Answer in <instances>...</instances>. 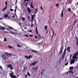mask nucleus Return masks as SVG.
Returning <instances> with one entry per match:
<instances>
[{
    "mask_svg": "<svg viewBox=\"0 0 78 78\" xmlns=\"http://www.w3.org/2000/svg\"><path fill=\"white\" fill-rule=\"evenodd\" d=\"M38 62V61H37V62H34L33 63V64H34V65H35L37 62Z\"/></svg>",
    "mask_w": 78,
    "mask_h": 78,
    "instance_id": "16",
    "label": "nucleus"
},
{
    "mask_svg": "<svg viewBox=\"0 0 78 78\" xmlns=\"http://www.w3.org/2000/svg\"><path fill=\"white\" fill-rule=\"evenodd\" d=\"M25 68H24V69H23V71H25Z\"/></svg>",
    "mask_w": 78,
    "mask_h": 78,
    "instance_id": "61",
    "label": "nucleus"
},
{
    "mask_svg": "<svg viewBox=\"0 0 78 78\" xmlns=\"http://www.w3.org/2000/svg\"><path fill=\"white\" fill-rule=\"evenodd\" d=\"M76 20L75 22H74V23H76Z\"/></svg>",
    "mask_w": 78,
    "mask_h": 78,
    "instance_id": "60",
    "label": "nucleus"
},
{
    "mask_svg": "<svg viewBox=\"0 0 78 78\" xmlns=\"http://www.w3.org/2000/svg\"><path fill=\"white\" fill-rule=\"evenodd\" d=\"M12 17V18H14L15 17V16H13Z\"/></svg>",
    "mask_w": 78,
    "mask_h": 78,
    "instance_id": "59",
    "label": "nucleus"
},
{
    "mask_svg": "<svg viewBox=\"0 0 78 78\" xmlns=\"http://www.w3.org/2000/svg\"><path fill=\"white\" fill-rule=\"evenodd\" d=\"M30 0H25L24 2H28V1H29Z\"/></svg>",
    "mask_w": 78,
    "mask_h": 78,
    "instance_id": "45",
    "label": "nucleus"
},
{
    "mask_svg": "<svg viewBox=\"0 0 78 78\" xmlns=\"http://www.w3.org/2000/svg\"><path fill=\"white\" fill-rule=\"evenodd\" d=\"M22 19H23V20H25V19L23 17H22Z\"/></svg>",
    "mask_w": 78,
    "mask_h": 78,
    "instance_id": "36",
    "label": "nucleus"
},
{
    "mask_svg": "<svg viewBox=\"0 0 78 78\" xmlns=\"http://www.w3.org/2000/svg\"><path fill=\"white\" fill-rule=\"evenodd\" d=\"M8 47H9V48H12V47L10 46H8Z\"/></svg>",
    "mask_w": 78,
    "mask_h": 78,
    "instance_id": "34",
    "label": "nucleus"
},
{
    "mask_svg": "<svg viewBox=\"0 0 78 78\" xmlns=\"http://www.w3.org/2000/svg\"><path fill=\"white\" fill-rule=\"evenodd\" d=\"M53 34H54V32H53V31L52 30V38H53Z\"/></svg>",
    "mask_w": 78,
    "mask_h": 78,
    "instance_id": "31",
    "label": "nucleus"
},
{
    "mask_svg": "<svg viewBox=\"0 0 78 78\" xmlns=\"http://www.w3.org/2000/svg\"><path fill=\"white\" fill-rule=\"evenodd\" d=\"M7 67H9V69L11 70H13V67L12 65L9 64L7 65Z\"/></svg>",
    "mask_w": 78,
    "mask_h": 78,
    "instance_id": "3",
    "label": "nucleus"
},
{
    "mask_svg": "<svg viewBox=\"0 0 78 78\" xmlns=\"http://www.w3.org/2000/svg\"><path fill=\"white\" fill-rule=\"evenodd\" d=\"M7 4H8V2H6L5 3V5L7 6Z\"/></svg>",
    "mask_w": 78,
    "mask_h": 78,
    "instance_id": "41",
    "label": "nucleus"
},
{
    "mask_svg": "<svg viewBox=\"0 0 78 78\" xmlns=\"http://www.w3.org/2000/svg\"><path fill=\"white\" fill-rule=\"evenodd\" d=\"M17 47H19L20 48H21V46H20L18 44H17Z\"/></svg>",
    "mask_w": 78,
    "mask_h": 78,
    "instance_id": "33",
    "label": "nucleus"
},
{
    "mask_svg": "<svg viewBox=\"0 0 78 78\" xmlns=\"http://www.w3.org/2000/svg\"><path fill=\"white\" fill-rule=\"evenodd\" d=\"M10 72H12V73H9V75H10V76L11 74H14V72H12V71H10Z\"/></svg>",
    "mask_w": 78,
    "mask_h": 78,
    "instance_id": "26",
    "label": "nucleus"
},
{
    "mask_svg": "<svg viewBox=\"0 0 78 78\" xmlns=\"http://www.w3.org/2000/svg\"><path fill=\"white\" fill-rule=\"evenodd\" d=\"M6 6H5L4 8V9H6Z\"/></svg>",
    "mask_w": 78,
    "mask_h": 78,
    "instance_id": "52",
    "label": "nucleus"
},
{
    "mask_svg": "<svg viewBox=\"0 0 78 78\" xmlns=\"http://www.w3.org/2000/svg\"><path fill=\"white\" fill-rule=\"evenodd\" d=\"M76 44L77 45H78V39L76 41Z\"/></svg>",
    "mask_w": 78,
    "mask_h": 78,
    "instance_id": "32",
    "label": "nucleus"
},
{
    "mask_svg": "<svg viewBox=\"0 0 78 78\" xmlns=\"http://www.w3.org/2000/svg\"><path fill=\"white\" fill-rule=\"evenodd\" d=\"M5 55H6L7 57H9V54L8 53H5Z\"/></svg>",
    "mask_w": 78,
    "mask_h": 78,
    "instance_id": "12",
    "label": "nucleus"
},
{
    "mask_svg": "<svg viewBox=\"0 0 78 78\" xmlns=\"http://www.w3.org/2000/svg\"><path fill=\"white\" fill-rule=\"evenodd\" d=\"M27 18L28 19H30V17H29V16H27Z\"/></svg>",
    "mask_w": 78,
    "mask_h": 78,
    "instance_id": "58",
    "label": "nucleus"
},
{
    "mask_svg": "<svg viewBox=\"0 0 78 78\" xmlns=\"http://www.w3.org/2000/svg\"><path fill=\"white\" fill-rule=\"evenodd\" d=\"M6 30H9V31H10V30H9V29L8 28H6Z\"/></svg>",
    "mask_w": 78,
    "mask_h": 78,
    "instance_id": "46",
    "label": "nucleus"
},
{
    "mask_svg": "<svg viewBox=\"0 0 78 78\" xmlns=\"http://www.w3.org/2000/svg\"><path fill=\"white\" fill-rule=\"evenodd\" d=\"M27 74L28 75V76H30V73L27 72Z\"/></svg>",
    "mask_w": 78,
    "mask_h": 78,
    "instance_id": "28",
    "label": "nucleus"
},
{
    "mask_svg": "<svg viewBox=\"0 0 78 78\" xmlns=\"http://www.w3.org/2000/svg\"><path fill=\"white\" fill-rule=\"evenodd\" d=\"M32 5H33V3H32V2H31L30 6H32Z\"/></svg>",
    "mask_w": 78,
    "mask_h": 78,
    "instance_id": "56",
    "label": "nucleus"
},
{
    "mask_svg": "<svg viewBox=\"0 0 78 78\" xmlns=\"http://www.w3.org/2000/svg\"><path fill=\"white\" fill-rule=\"evenodd\" d=\"M10 32H11V33L12 34H16V33L14 32H13L12 31L10 30Z\"/></svg>",
    "mask_w": 78,
    "mask_h": 78,
    "instance_id": "14",
    "label": "nucleus"
},
{
    "mask_svg": "<svg viewBox=\"0 0 78 78\" xmlns=\"http://www.w3.org/2000/svg\"><path fill=\"white\" fill-rule=\"evenodd\" d=\"M9 55L11 56H12V53L9 54Z\"/></svg>",
    "mask_w": 78,
    "mask_h": 78,
    "instance_id": "39",
    "label": "nucleus"
},
{
    "mask_svg": "<svg viewBox=\"0 0 78 78\" xmlns=\"http://www.w3.org/2000/svg\"><path fill=\"white\" fill-rule=\"evenodd\" d=\"M77 5H78V2H77Z\"/></svg>",
    "mask_w": 78,
    "mask_h": 78,
    "instance_id": "64",
    "label": "nucleus"
},
{
    "mask_svg": "<svg viewBox=\"0 0 78 78\" xmlns=\"http://www.w3.org/2000/svg\"><path fill=\"white\" fill-rule=\"evenodd\" d=\"M1 29H2V30H5V27H1Z\"/></svg>",
    "mask_w": 78,
    "mask_h": 78,
    "instance_id": "17",
    "label": "nucleus"
},
{
    "mask_svg": "<svg viewBox=\"0 0 78 78\" xmlns=\"http://www.w3.org/2000/svg\"><path fill=\"white\" fill-rule=\"evenodd\" d=\"M73 69V66H71L69 68V70H71V69Z\"/></svg>",
    "mask_w": 78,
    "mask_h": 78,
    "instance_id": "21",
    "label": "nucleus"
},
{
    "mask_svg": "<svg viewBox=\"0 0 78 78\" xmlns=\"http://www.w3.org/2000/svg\"><path fill=\"white\" fill-rule=\"evenodd\" d=\"M0 68H1V69L2 70V67L1 66H0Z\"/></svg>",
    "mask_w": 78,
    "mask_h": 78,
    "instance_id": "54",
    "label": "nucleus"
},
{
    "mask_svg": "<svg viewBox=\"0 0 78 78\" xmlns=\"http://www.w3.org/2000/svg\"><path fill=\"white\" fill-rule=\"evenodd\" d=\"M42 36H41V35L38 34V40H40V39H42Z\"/></svg>",
    "mask_w": 78,
    "mask_h": 78,
    "instance_id": "7",
    "label": "nucleus"
},
{
    "mask_svg": "<svg viewBox=\"0 0 78 78\" xmlns=\"http://www.w3.org/2000/svg\"><path fill=\"white\" fill-rule=\"evenodd\" d=\"M11 78H17L16 76L14 75V74H10V76Z\"/></svg>",
    "mask_w": 78,
    "mask_h": 78,
    "instance_id": "5",
    "label": "nucleus"
},
{
    "mask_svg": "<svg viewBox=\"0 0 78 78\" xmlns=\"http://www.w3.org/2000/svg\"><path fill=\"white\" fill-rule=\"evenodd\" d=\"M17 6H16L15 9L14 10L15 13H16V10H17Z\"/></svg>",
    "mask_w": 78,
    "mask_h": 78,
    "instance_id": "19",
    "label": "nucleus"
},
{
    "mask_svg": "<svg viewBox=\"0 0 78 78\" xmlns=\"http://www.w3.org/2000/svg\"><path fill=\"white\" fill-rule=\"evenodd\" d=\"M70 50L69 49L68 50V52H70Z\"/></svg>",
    "mask_w": 78,
    "mask_h": 78,
    "instance_id": "62",
    "label": "nucleus"
},
{
    "mask_svg": "<svg viewBox=\"0 0 78 78\" xmlns=\"http://www.w3.org/2000/svg\"><path fill=\"white\" fill-rule=\"evenodd\" d=\"M78 55V52L75 53L73 56V59H78V58H77V55Z\"/></svg>",
    "mask_w": 78,
    "mask_h": 78,
    "instance_id": "1",
    "label": "nucleus"
},
{
    "mask_svg": "<svg viewBox=\"0 0 78 78\" xmlns=\"http://www.w3.org/2000/svg\"><path fill=\"white\" fill-rule=\"evenodd\" d=\"M34 14L32 15L31 20H34Z\"/></svg>",
    "mask_w": 78,
    "mask_h": 78,
    "instance_id": "9",
    "label": "nucleus"
},
{
    "mask_svg": "<svg viewBox=\"0 0 78 78\" xmlns=\"http://www.w3.org/2000/svg\"><path fill=\"white\" fill-rule=\"evenodd\" d=\"M63 48H64V47L61 45L60 50L58 53L59 55H61V54L62 53V49H63Z\"/></svg>",
    "mask_w": 78,
    "mask_h": 78,
    "instance_id": "2",
    "label": "nucleus"
},
{
    "mask_svg": "<svg viewBox=\"0 0 78 78\" xmlns=\"http://www.w3.org/2000/svg\"><path fill=\"white\" fill-rule=\"evenodd\" d=\"M27 9V11H28V12H29L28 13L29 14H30V12H31V9H30V8H29V7H28Z\"/></svg>",
    "mask_w": 78,
    "mask_h": 78,
    "instance_id": "8",
    "label": "nucleus"
},
{
    "mask_svg": "<svg viewBox=\"0 0 78 78\" xmlns=\"http://www.w3.org/2000/svg\"><path fill=\"white\" fill-rule=\"evenodd\" d=\"M36 32L37 34H39L38 33V31H37V27H36Z\"/></svg>",
    "mask_w": 78,
    "mask_h": 78,
    "instance_id": "15",
    "label": "nucleus"
},
{
    "mask_svg": "<svg viewBox=\"0 0 78 78\" xmlns=\"http://www.w3.org/2000/svg\"><path fill=\"white\" fill-rule=\"evenodd\" d=\"M25 57L26 58H27V59H28V57L27 56V55L25 56Z\"/></svg>",
    "mask_w": 78,
    "mask_h": 78,
    "instance_id": "35",
    "label": "nucleus"
},
{
    "mask_svg": "<svg viewBox=\"0 0 78 78\" xmlns=\"http://www.w3.org/2000/svg\"><path fill=\"white\" fill-rule=\"evenodd\" d=\"M33 26H34V24L31 25L30 26L31 27H33Z\"/></svg>",
    "mask_w": 78,
    "mask_h": 78,
    "instance_id": "57",
    "label": "nucleus"
},
{
    "mask_svg": "<svg viewBox=\"0 0 78 78\" xmlns=\"http://www.w3.org/2000/svg\"><path fill=\"white\" fill-rule=\"evenodd\" d=\"M44 28H45V30H47V26H45L44 27Z\"/></svg>",
    "mask_w": 78,
    "mask_h": 78,
    "instance_id": "30",
    "label": "nucleus"
},
{
    "mask_svg": "<svg viewBox=\"0 0 78 78\" xmlns=\"http://www.w3.org/2000/svg\"><path fill=\"white\" fill-rule=\"evenodd\" d=\"M38 67H35L34 69V70H37V69H38Z\"/></svg>",
    "mask_w": 78,
    "mask_h": 78,
    "instance_id": "18",
    "label": "nucleus"
},
{
    "mask_svg": "<svg viewBox=\"0 0 78 78\" xmlns=\"http://www.w3.org/2000/svg\"><path fill=\"white\" fill-rule=\"evenodd\" d=\"M75 60L73 59H72L71 60L70 64H74L75 63Z\"/></svg>",
    "mask_w": 78,
    "mask_h": 78,
    "instance_id": "6",
    "label": "nucleus"
},
{
    "mask_svg": "<svg viewBox=\"0 0 78 78\" xmlns=\"http://www.w3.org/2000/svg\"><path fill=\"white\" fill-rule=\"evenodd\" d=\"M29 36H30V37H32V36H33V35H29Z\"/></svg>",
    "mask_w": 78,
    "mask_h": 78,
    "instance_id": "51",
    "label": "nucleus"
},
{
    "mask_svg": "<svg viewBox=\"0 0 78 78\" xmlns=\"http://www.w3.org/2000/svg\"><path fill=\"white\" fill-rule=\"evenodd\" d=\"M30 66H34V64H33V63H30Z\"/></svg>",
    "mask_w": 78,
    "mask_h": 78,
    "instance_id": "24",
    "label": "nucleus"
},
{
    "mask_svg": "<svg viewBox=\"0 0 78 78\" xmlns=\"http://www.w3.org/2000/svg\"><path fill=\"white\" fill-rule=\"evenodd\" d=\"M26 37H29L28 36V35H25Z\"/></svg>",
    "mask_w": 78,
    "mask_h": 78,
    "instance_id": "50",
    "label": "nucleus"
},
{
    "mask_svg": "<svg viewBox=\"0 0 78 78\" xmlns=\"http://www.w3.org/2000/svg\"><path fill=\"white\" fill-rule=\"evenodd\" d=\"M63 12H64V11H63V10H62V12L61 14L62 17H63Z\"/></svg>",
    "mask_w": 78,
    "mask_h": 78,
    "instance_id": "11",
    "label": "nucleus"
},
{
    "mask_svg": "<svg viewBox=\"0 0 78 78\" xmlns=\"http://www.w3.org/2000/svg\"><path fill=\"white\" fill-rule=\"evenodd\" d=\"M10 11H12V12H13V9H10Z\"/></svg>",
    "mask_w": 78,
    "mask_h": 78,
    "instance_id": "37",
    "label": "nucleus"
},
{
    "mask_svg": "<svg viewBox=\"0 0 78 78\" xmlns=\"http://www.w3.org/2000/svg\"><path fill=\"white\" fill-rule=\"evenodd\" d=\"M67 50V48H66L63 52V54H62V56L63 58H64V56H65V55H66V51Z\"/></svg>",
    "mask_w": 78,
    "mask_h": 78,
    "instance_id": "4",
    "label": "nucleus"
},
{
    "mask_svg": "<svg viewBox=\"0 0 78 78\" xmlns=\"http://www.w3.org/2000/svg\"><path fill=\"white\" fill-rule=\"evenodd\" d=\"M69 63V62H67L66 64L65 65L66 66H67L68 65V63Z\"/></svg>",
    "mask_w": 78,
    "mask_h": 78,
    "instance_id": "49",
    "label": "nucleus"
},
{
    "mask_svg": "<svg viewBox=\"0 0 78 78\" xmlns=\"http://www.w3.org/2000/svg\"><path fill=\"white\" fill-rule=\"evenodd\" d=\"M6 40H7V39H6V38H5L4 40V42H6Z\"/></svg>",
    "mask_w": 78,
    "mask_h": 78,
    "instance_id": "27",
    "label": "nucleus"
},
{
    "mask_svg": "<svg viewBox=\"0 0 78 78\" xmlns=\"http://www.w3.org/2000/svg\"><path fill=\"white\" fill-rule=\"evenodd\" d=\"M30 7L32 8H34V7H33V5H30Z\"/></svg>",
    "mask_w": 78,
    "mask_h": 78,
    "instance_id": "44",
    "label": "nucleus"
},
{
    "mask_svg": "<svg viewBox=\"0 0 78 78\" xmlns=\"http://www.w3.org/2000/svg\"><path fill=\"white\" fill-rule=\"evenodd\" d=\"M7 27L9 28L10 29H12V28L11 27H10L9 26H8Z\"/></svg>",
    "mask_w": 78,
    "mask_h": 78,
    "instance_id": "29",
    "label": "nucleus"
},
{
    "mask_svg": "<svg viewBox=\"0 0 78 78\" xmlns=\"http://www.w3.org/2000/svg\"><path fill=\"white\" fill-rule=\"evenodd\" d=\"M29 33H32V31L31 30H30L29 31Z\"/></svg>",
    "mask_w": 78,
    "mask_h": 78,
    "instance_id": "43",
    "label": "nucleus"
},
{
    "mask_svg": "<svg viewBox=\"0 0 78 78\" xmlns=\"http://www.w3.org/2000/svg\"><path fill=\"white\" fill-rule=\"evenodd\" d=\"M35 10L36 11L35 13H36V14L37 13V9H35Z\"/></svg>",
    "mask_w": 78,
    "mask_h": 78,
    "instance_id": "38",
    "label": "nucleus"
},
{
    "mask_svg": "<svg viewBox=\"0 0 78 78\" xmlns=\"http://www.w3.org/2000/svg\"><path fill=\"white\" fill-rule=\"evenodd\" d=\"M8 19H10V18H10V17H9V16H8Z\"/></svg>",
    "mask_w": 78,
    "mask_h": 78,
    "instance_id": "53",
    "label": "nucleus"
},
{
    "mask_svg": "<svg viewBox=\"0 0 78 78\" xmlns=\"http://www.w3.org/2000/svg\"><path fill=\"white\" fill-rule=\"evenodd\" d=\"M68 10L69 11H70V12L71 11V10H70V8H68Z\"/></svg>",
    "mask_w": 78,
    "mask_h": 78,
    "instance_id": "40",
    "label": "nucleus"
},
{
    "mask_svg": "<svg viewBox=\"0 0 78 78\" xmlns=\"http://www.w3.org/2000/svg\"><path fill=\"white\" fill-rule=\"evenodd\" d=\"M41 9H43V8H42V6H41Z\"/></svg>",
    "mask_w": 78,
    "mask_h": 78,
    "instance_id": "55",
    "label": "nucleus"
},
{
    "mask_svg": "<svg viewBox=\"0 0 78 78\" xmlns=\"http://www.w3.org/2000/svg\"><path fill=\"white\" fill-rule=\"evenodd\" d=\"M70 47H69L67 48V50H68L69 49H70Z\"/></svg>",
    "mask_w": 78,
    "mask_h": 78,
    "instance_id": "47",
    "label": "nucleus"
},
{
    "mask_svg": "<svg viewBox=\"0 0 78 78\" xmlns=\"http://www.w3.org/2000/svg\"><path fill=\"white\" fill-rule=\"evenodd\" d=\"M2 58H3V59H6V56L4 55H2Z\"/></svg>",
    "mask_w": 78,
    "mask_h": 78,
    "instance_id": "10",
    "label": "nucleus"
},
{
    "mask_svg": "<svg viewBox=\"0 0 78 78\" xmlns=\"http://www.w3.org/2000/svg\"><path fill=\"white\" fill-rule=\"evenodd\" d=\"M55 6H57V7H58V6H59V5L57 3L56 5H55Z\"/></svg>",
    "mask_w": 78,
    "mask_h": 78,
    "instance_id": "25",
    "label": "nucleus"
},
{
    "mask_svg": "<svg viewBox=\"0 0 78 78\" xmlns=\"http://www.w3.org/2000/svg\"><path fill=\"white\" fill-rule=\"evenodd\" d=\"M25 75V78H26L28 77V76H27V75L26 74Z\"/></svg>",
    "mask_w": 78,
    "mask_h": 78,
    "instance_id": "42",
    "label": "nucleus"
},
{
    "mask_svg": "<svg viewBox=\"0 0 78 78\" xmlns=\"http://www.w3.org/2000/svg\"><path fill=\"white\" fill-rule=\"evenodd\" d=\"M31 51H32L33 53H37V51L35 50H33V49H31Z\"/></svg>",
    "mask_w": 78,
    "mask_h": 78,
    "instance_id": "13",
    "label": "nucleus"
},
{
    "mask_svg": "<svg viewBox=\"0 0 78 78\" xmlns=\"http://www.w3.org/2000/svg\"><path fill=\"white\" fill-rule=\"evenodd\" d=\"M8 14H6L5 15V17H6V18H7L8 17Z\"/></svg>",
    "mask_w": 78,
    "mask_h": 78,
    "instance_id": "23",
    "label": "nucleus"
},
{
    "mask_svg": "<svg viewBox=\"0 0 78 78\" xmlns=\"http://www.w3.org/2000/svg\"><path fill=\"white\" fill-rule=\"evenodd\" d=\"M26 6H28V2H25V3Z\"/></svg>",
    "mask_w": 78,
    "mask_h": 78,
    "instance_id": "22",
    "label": "nucleus"
},
{
    "mask_svg": "<svg viewBox=\"0 0 78 78\" xmlns=\"http://www.w3.org/2000/svg\"><path fill=\"white\" fill-rule=\"evenodd\" d=\"M32 57V56L30 55L28 56V59H30Z\"/></svg>",
    "mask_w": 78,
    "mask_h": 78,
    "instance_id": "20",
    "label": "nucleus"
},
{
    "mask_svg": "<svg viewBox=\"0 0 78 78\" xmlns=\"http://www.w3.org/2000/svg\"><path fill=\"white\" fill-rule=\"evenodd\" d=\"M34 37H35V39H37V37L36 36H35Z\"/></svg>",
    "mask_w": 78,
    "mask_h": 78,
    "instance_id": "48",
    "label": "nucleus"
},
{
    "mask_svg": "<svg viewBox=\"0 0 78 78\" xmlns=\"http://www.w3.org/2000/svg\"><path fill=\"white\" fill-rule=\"evenodd\" d=\"M17 0H16V5L17 4Z\"/></svg>",
    "mask_w": 78,
    "mask_h": 78,
    "instance_id": "63",
    "label": "nucleus"
}]
</instances>
